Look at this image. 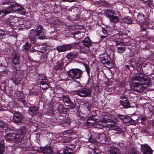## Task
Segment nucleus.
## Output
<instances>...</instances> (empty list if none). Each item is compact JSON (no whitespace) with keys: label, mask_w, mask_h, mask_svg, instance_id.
<instances>
[{"label":"nucleus","mask_w":154,"mask_h":154,"mask_svg":"<svg viewBox=\"0 0 154 154\" xmlns=\"http://www.w3.org/2000/svg\"><path fill=\"white\" fill-rule=\"evenodd\" d=\"M125 67L128 69H130L129 68V65H126L125 66Z\"/></svg>","instance_id":"obj_59"},{"label":"nucleus","mask_w":154,"mask_h":154,"mask_svg":"<svg viewBox=\"0 0 154 154\" xmlns=\"http://www.w3.org/2000/svg\"><path fill=\"white\" fill-rule=\"evenodd\" d=\"M95 123V121L94 117H91L88 118L86 124L88 126H91L94 125Z\"/></svg>","instance_id":"obj_20"},{"label":"nucleus","mask_w":154,"mask_h":154,"mask_svg":"<svg viewBox=\"0 0 154 154\" xmlns=\"http://www.w3.org/2000/svg\"><path fill=\"white\" fill-rule=\"evenodd\" d=\"M53 150L50 147L44 148L42 150V152L44 154H52Z\"/></svg>","instance_id":"obj_21"},{"label":"nucleus","mask_w":154,"mask_h":154,"mask_svg":"<svg viewBox=\"0 0 154 154\" xmlns=\"http://www.w3.org/2000/svg\"><path fill=\"white\" fill-rule=\"evenodd\" d=\"M78 55V54L76 51H73L68 53L66 56L67 59L69 60L74 59Z\"/></svg>","instance_id":"obj_14"},{"label":"nucleus","mask_w":154,"mask_h":154,"mask_svg":"<svg viewBox=\"0 0 154 154\" xmlns=\"http://www.w3.org/2000/svg\"><path fill=\"white\" fill-rule=\"evenodd\" d=\"M26 133V128L22 127L19 129L16 134H15L14 140L17 142H20Z\"/></svg>","instance_id":"obj_4"},{"label":"nucleus","mask_w":154,"mask_h":154,"mask_svg":"<svg viewBox=\"0 0 154 154\" xmlns=\"http://www.w3.org/2000/svg\"><path fill=\"white\" fill-rule=\"evenodd\" d=\"M120 39H118L116 42L117 47V52L120 54L123 53L126 50V46L124 44H123L122 42L119 41Z\"/></svg>","instance_id":"obj_8"},{"label":"nucleus","mask_w":154,"mask_h":154,"mask_svg":"<svg viewBox=\"0 0 154 154\" xmlns=\"http://www.w3.org/2000/svg\"><path fill=\"white\" fill-rule=\"evenodd\" d=\"M34 31L32 30L30 31V35L29 36V38L30 39L32 38H33V35H32V34L34 33Z\"/></svg>","instance_id":"obj_49"},{"label":"nucleus","mask_w":154,"mask_h":154,"mask_svg":"<svg viewBox=\"0 0 154 154\" xmlns=\"http://www.w3.org/2000/svg\"><path fill=\"white\" fill-rule=\"evenodd\" d=\"M121 104L124 108H128L130 106V103L127 100H125L123 101L122 103Z\"/></svg>","instance_id":"obj_28"},{"label":"nucleus","mask_w":154,"mask_h":154,"mask_svg":"<svg viewBox=\"0 0 154 154\" xmlns=\"http://www.w3.org/2000/svg\"><path fill=\"white\" fill-rule=\"evenodd\" d=\"M119 34L120 35H126V34H125V33L123 34H121L120 33H119Z\"/></svg>","instance_id":"obj_60"},{"label":"nucleus","mask_w":154,"mask_h":154,"mask_svg":"<svg viewBox=\"0 0 154 154\" xmlns=\"http://www.w3.org/2000/svg\"><path fill=\"white\" fill-rule=\"evenodd\" d=\"M17 11L20 12L21 14H22L24 13L25 12V10L24 8L19 6Z\"/></svg>","instance_id":"obj_39"},{"label":"nucleus","mask_w":154,"mask_h":154,"mask_svg":"<svg viewBox=\"0 0 154 154\" xmlns=\"http://www.w3.org/2000/svg\"><path fill=\"white\" fill-rule=\"evenodd\" d=\"M83 45L87 48L90 47L92 45V42L88 37L85 38L82 41Z\"/></svg>","instance_id":"obj_13"},{"label":"nucleus","mask_w":154,"mask_h":154,"mask_svg":"<svg viewBox=\"0 0 154 154\" xmlns=\"http://www.w3.org/2000/svg\"><path fill=\"white\" fill-rule=\"evenodd\" d=\"M72 133V131L70 130H67L63 132L62 134L63 135L69 134Z\"/></svg>","instance_id":"obj_42"},{"label":"nucleus","mask_w":154,"mask_h":154,"mask_svg":"<svg viewBox=\"0 0 154 154\" xmlns=\"http://www.w3.org/2000/svg\"><path fill=\"white\" fill-rule=\"evenodd\" d=\"M146 118L145 117H142L141 118L140 120L141 121H143L146 120Z\"/></svg>","instance_id":"obj_53"},{"label":"nucleus","mask_w":154,"mask_h":154,"mask_svg":"<svg viewBox=\"0 0 154 154\" xmlns=\"http://www.w3.org/2000/svg\"><path fill=\"white\" fill-rule=\"evenodd\" d=\"M141 151L143 154H152L153 150L146 144L141 145Z\"/></svg>","instance_id":"obj_7"},{"label":"nucleus","mask_w":154,"mask_h":154,"mask_svg":"<svg viewBox=\"0 0 154 154\" xmlns=\"http://www.w3.org/2000/svg\"><path fill=\"white\" fill-rule=\"evenodd\" d=\"M100 60L101 62L103 64H106L108 66H110L111 63V59L107 55L100 57Z\"/></svg>","instance_id":"obj_10"},{"label":"nucleus","mask_w":154,"mask_h":154,"mask_svg":"<svg viewBox=\"0 0 154 154\" xmlns=\"http://www.w3.org/2000/svg\"><path fill=\"white\" fill-rule=\"evenodd\" d=\"M78 85H79L80 84V83L79 82H78Z\"/></svg>","instance_id":"obj_64"},{"label":"nucleus","mask_w":154,"mask_h":154,"mask_svg":"<svg viewBox=\"0 0 154 154\" xmlns=\"http://www.w3.org/2000/svg\"><path fill=\"white\" fill-rule=\"evenodd\" d=\"M19 6L16 3L15 4H11L10 6L8 7V9L9 10V12L11 13L14 12L16 11H17Z\"/></svg>","instance_id":"obj_17"},{"label":"nucleus","mask_w":154,"mask_h":154,"mask_svg":"<svg viewBox=\"0 0 154 154\" xmlns=\"http://www.w3.org/2000/svg\"><path fill=\"white\" fill-rule=\"evenodd\" d=\"M9 1H6L3 2V4L5 5V4H7V3L9 4Z\"/></svg>","instance_id":"obj_54"},{"label":"nucleus","mask_w":154,"mask_h":154,"mask_svg":"<svg viewBox=\"0 0 154 154\" xmlns=\"http://www.w3.org/2000/svg\"><path fill=\"white\" fill-rule=\"evenodd\" d=\"M38 110V109L36 106H31L29 108L28 110L29 114L31 116L36 115Z\"/></svg>","instance_id":"obj_11"},{"label":"nucleus","mask_w":154,"mask_h":154,"mask_svg":"<svg viewBox=\"0 0 154 154\" xmlns=\"http://www.w3.org/2000/svg\"><path fill=\"white\" fill-rule=\"evenodd\" d=\"M116 14L114 11L109 10H107L105 11V15L109 19L113 15Z\"/></svg>","instance_id":"obj_22"},{"label":"nucleus","mask_w":154,"mask_h":154,"mask_svg":"<svg viewBox=\"0 0 154 154\" xmlns=\"http://www.w3.org/2000/svg\"><path fill=\"white\" fill-rule=\"evenodd\" d=\"M70 125V121L69 119H65L62 124V126L66 128L69 127Z\"/></svg>","instance_id":"obj_26"},{"label":"nucleus","mask_w":154,"mask_h":154,"mask_svg":"<svg viewBox=\"0 0 154 154\" xmlns=\"http://www.w3.org/2000/svg\"><path fill=\"white\" fill-rule=\"evenodd\" d=\"M146 26L145 24H142L140 26V27L141 29V30L144 31L146 30Z\"/></svg>","instance_id":"obj_47"},{"label":"nucleus","mask_w":154,"mask_h":154,"mask_svg":"<svg viewBox=\"0 0 154 154\" xmlns=\"http://www.w3.org/2000/svg\"><path fill=\"white\" fill-rule=\"evenodd\" d=\"M65 107L64 106L61 104L59 105L57 108L59 112H61L64 110Z\"/></svg>","instance_id":"obj_37"},{"label":"nucleus","mask_w":154,"mask_h":154,"mask_svg":"<svg viewBox=\"0 0 154 154\" xmlns=\"http://www.w3.org/2000/svg\"><path fill=\"white\" fill-rule=\"evenodd\" d=\"M8 8L6 9L1 10L0 11V17H2L6 15L7 14L10 13Z\"/></svg>","instance_id":"obj_27"},{"label":"nucleus","mask_w":154,"mask_h":154,"mask_svg":"<svg viewBox=\"0 0 154 154\" xmlns=\"http://www.w3.org/2000/svg\"><path fill=\"white\" fill-rule=\"evenodd\" d=\"M109 19L110 22L115 23H117L119 20V17L113 15Z\"/></svg>","instance_id":"obj_24"},{"label":"nucleus","mask_w":154,"mask_h":154,"mask_svg":"<svg viewBox=\"0 0 154 154\" xmlns=\"http://www.w3.org/2000/svg\"><path fill=\"white\" fill-rule=\"evenodd\" d=\"M141 133H149V131L147 129H143L141 131Z\"/></svg>","instance_id":"obj_48"},{"label":"nucleus","mask_w":154,"mask_h":154,"mask_svg":"<svg viewBox=\"0 0 154 154\" xmlns=\"http://www.w3.org/2000/svg\"><path fill=\"white\" fill-rule=\"evenodd\" d=\"M118 116L120 119L122 120L123 121V120L125 119L126 117V116H125L122 115H118Z\"/></svg>","instance_id":"obj_46"},{"label":"nucleus","mask_w":154,"mask_h":154,"mask_svg":"<svg viewBox=\"0 0 154 154\" xmlns=\"http://www.w3.org/2000/svg\"><path fill=\"white\" fill-rule=\"evenodd\" d=\"M5 149L4 141L3 140H0V154H3Z\"/></svg>","instance_id":"obj_25"},{"label":"nucleus","mask_w":154,"mask_h":154,"mask_svg":"<svg viewBox=\"0 0 154 154\" xmlns=\"http://www.w3.org/2000/svg\"><path fill=\"white\" fill-rule=\"evenodd\" d=\"M75 0H62V1L64 2H75Z\"/></svg>","instance_id":"obj_50"},{"label":"nucleus","mask_w":154,"mask_h":154,"mask_svg":"<svg viewBox=\"0 0 154 154\" xmlns=\"http://www.w3.org/2000/svg\"><path fill=\"white\" fill-rule=\"evenodd\" d=\"M115 128L114 129L116 131L117 133L121 134L123 132V130L122 128H121L119 127H114Z\"/></svg>","instance_id":"obj_36"},{"label":"nucleus","mask_w":154,"mask_h":154,"mask_svg":"<svg viewBox=\"0 0 154 154\" xmlns=\"http://www.w3.org/2000/svg\"><path fill=\"white\" fill-rule=\"evenodd\" d=\"M124 21L127 24L131 23L132 22V18L130 17H127L123 19Z\"/></svg>","instance_id":"obj_32"},{"label":"nucleus","mask_w":154,"mask_h":154,"mask_svg":"<svg viewBox=\"0 0 154 154\" xmlns=\"http://www.w3.org/2000/svg\"><path fill=\"white\" fill-rule=\"evenodd\" d=\"M31 46L30 44L28 42H26L23 46V49L26 51H28Z\"/></svg>","instance_id":"obj_29"},{"label":"nucleus","mask_w":154,"mask_h":154,"mask_svg":"<svg viewBox=\"0 0 154 154\" xmlns=\"http://www.w3.org/2000/svg\"><path fill=\"white\" fill-rule=\"evenodd\" d=\"M0 127L2 128H8L9 125L5 123L3 121L0 120Z\"/></svg>","instance_id":"obj_31"},{"label":"nucleus","mask_w":154,"mask_h":154,"mask_svg":"<svg viewBox=\"0 0 154 154\" xmlns=\"http://www.w3.org/2000/svg\"><path fill=\"white\" fill-rule=\"evenodd\" d=\"M97 138L99 139L100 140H102L105 139L106 135L103 133H102L99 136H97Z\"/></svg>","instance_id":"obj_33"},{"label":"nucleus","mask_w":154,"mask_h":154,"mask_svg":"<svg viewBox=\"0 0 154 154\" xmlns=\"http://www.w3.org/2000/svg\"><path fill=\"white\" fill-rule=\"evenodd\" d=\"M72 48L70 45H66L58 46L56 48L59 52H63L71 49Z\"/></svg>","instance_id":"obj_9"},{"label":"nucleus","mask_w":154,"mask_h":154,"mask_svg":"<svg viewBox=\"0 0 154 154\" xmlns=\"http://www.w3.org/2000/svg\"><path fill=\"white\" fill-rule=\"evenodd\" d=\"M63 100L66 103H69L71 100L68 96L63 95L62 96Z\"/></svg>","instance_id":"obj_30"},{"label":"nucleus","mask_w":154,"mask_h":154,"mask_svg":"<svg viewBox=\"0 0 154 154\" xmlns=\"http://www.w3.org/2000/svg\"><path fill=\"white\" fill-rule=\"evenodd\" d=\"M64 154H72V153L71 152H65V153Z\"/></svg>","instance_id":"obj_58"},{"label":"nucleus","mask_w":154,"mask_h":154,"mask_svg":"<svg viewBox=\"0 0 154 154\" xmlns=\"http://www.w3.org/2000/svg\"><path fill=\"white\" fill-rule=\"evenodd\" d=\"M64 64V62L62 60L59 61L58 62V64L55 66L54 69L57 70L62 69L63 67Z\"/></svg>","instance_id":"obj_19"},{"label":"nucleus","mask_w":154,"mask_h":154,"mask_svg":"<svg viewBox=\"0 0 154 154\" xmlns=\"http://www.w3.org/2000/svg\"><path fill=\"white\" fill-rule=\"evenodd\" d=\"M83 71L79 69H72L67 72L68 75L71 80H75L80 78Z\"/></svg>","instance_id":"obj_2"},{"label":"nucleus","mask_w":154,"mask_h":154,"mask_svg":"<svg viewBox=\"0 0 154 154\" xmlns=\"http://www.w3.org/2000/svg\"><path fill=\"white\" fill-rule=\"evenodd\" d=\"M15 134L13 133H8L5 136V139L8 141H13L14 140Z\"/></svg>","instance_id":"obj_16"},{"label":"nucleus","mask_w":154,"mask_h":154,"mask_svg":"<svg viewBox=\"0 0 154 154\" xmlns=\"http://www.w3.org/2000/svg\"><path fill=\"white\" fill-rule=\"evenodd\" d=\"M137 18L139 20H142L145 19V16L142 14L139 13L137 16Z\"/></svg>","instance_id":"obj_34"},{"label":"nucleus","mask_w":154,"mask_h":154,"mask_svg":"<svg viewBox=\"0 0 154 154\" xmlns=\"http://www.w3.org/2000/svg\"><path fill=\"white\" fill-rule=\"evenodd\" d=\"M85 69H86V70L87 72V73L88 74H89V73H90V69H89V66L86 64H85Z\"/></svg>","instance_id":"obj_44"},{"label":"nucleus","mask_w":154,"mask_h":154,"mask_svg":"<svg viewBox=\"0 0 154 154\" xmlns=\"http://www.w3.org/2000/svg\"><path fill=\"white\" fill-rule=\"evenodd\" d=\"M135 60L134 59H132L131 60H130L129 61V63L130 64V66L132 67L133 69H134V66L133 65V64H131V63H135Z\"/></svg>","instance_id":"obj_45"},{"label":"nucleus","mask_w":154,"mask_h":154,"mask_svg":"<svg viewBox=\"0 0 154 154\" xmlns=\"http://www.w3.org/2000/svg\"><path fill=\"white\" fill-rule=\"evenodd\" d=\"M17 94H23V93L22 92H21L20 91H18L17 93Z\"/></svg>","instance_id":"obj_57"},{"label":"nucleus","mask_w":154,"mask_h":154,"mask_svg":"<svg viewBox=\"0 0 154 154\" xmlns=\"http://www.w3.org/2000/svg\"><path fill=\"white\" fill-rule=\"evenodd\" d=\"M106 36H103V35H101L100 37V38L101 39H103L104 38H106Z\"/></svg>","instance_id":"obj_55"},{"label":"nucleus","mask_w":154,"mask_h":154,"mask_svg":"<svg viewBox=\"0 0 154 154\" xmlns=\"http://www.w3.org/2000/svg\"><path fill=\"white\" fill-rule=\"evenodd\" d=\"M89 50V48L82 46L80 47L79 52L80 53H84L87 54L88 53Z\"/></svg>","instance_id":"obj_23"},{"label":"nucleus","mask_w":154,"mask_h":154,"mask_svg":"<svg viewBox=\"0 0 154 154\" xmlns=\"http://www.w3.org/2000/svg\"><path fill=\"white\" fill-rule=\"evenodd\" d=\"M103 119L104 122L106 123H111L115 124L116 123L117 121V118L116 117H111L110 119H108L104 117Z\"/></svg>","instance_id":"obj_15"},{"label":"nucleus","mask_w":154,"mask_h":154,"mask_svg":"<svg viewBox=\"0 0 154 154\" xmlns=\"http://www.w3.org/2000/svg\"><path fill=\"white\" fill-rule=\"evenodd\" d=\"M129 154H139L137 150L134 149L132 148L130 151Z\"/></svg>","instance_id":"obj_40"},{"label":"nucleus","mask_w":154,"mask_h":154,"mask_svg":"<svg viewBox=\"0 0 154 154\" xmlns=\"http://www.w3.org/2000/svg\"><path fill=\"white\" fill-rule=\"evenodd\" d=\"M38 82H40L42 85L45 86V87H43V86L41 87L42 90H45L49 88V86L48 83H47V80L46 79H44L40 80L38 81Z\"/></svg>","instance_id":"obj_18"},{"label":"nucleus","mask_w":154,"mask_h":154,"mask_svg":"<svg viewBox=\"0 0 154 154\" xmlns=\"http://www.w3.org/2000/svg\"><path fill=\"white\" fill-rule=\"evenodd\" d=\"M129 119H130V117L126 116L125 119L123 120V122L125 123L128 124L129 121Z\"/></svg>","instance_id":"obj_43"},{"label":"nucleus","mask_w":154,"mask_h":154,"mask_svg":"<svg viewBox=\"0 0 154 154\" xmlns=\"http://www.w3.org/2000/svg\"><path fill=\"white\" fill-rule=\"evenodd\" d=\"M102 32L104 34H107V31L105 29H103Z\"/></svg>","instance_id":"obj_52"},{"label":"nucleus","mask_w":154,"mask_h":154,"mask_svg":"<svg viewBox=\"0 0 154 154\" xmlns=\"http://www.w3.org/2000/svg\"><path fill=\"white\" fill-rule=\"evenodd\" d=\"M76 94L81 97L89 96L91 94V90L89 88H83L75 91Z\"/></svg>","instance_id":"obj_3"},{"label":"nucleus","mask_w":154,"mask_h":154,"mask_svg":"<svg viewBox=\"0 0 154 154\" xmlns=\"http://www.w3.org/2000/svg\"><path fill=\"white\" fill-rule=\"evenodd\" d=\"M144 74L141 72L138 73L136 75H134L132 78L133 81H137L138 82L133 83V90L137 92L141 93L145 89L143 86L149 85L150 82L149 78L145 76Z\"/></svg>","instance_id":"obj_1"},{"label":"nucleus","mask_w":154,"mask_h":154,"mask_svg":"<svg viewBox=\"0 0 154 154\" xmlns=\"http://www.w3.org/2000/svg\"><path fill=\"white\" fill-rule=\"evenodd\" d=\"M11 57L13 59L18 61L19 57L16 53H13L12 54Z\"/></svg>","instance_id":"obj_35"},{"label":"nucleus","mask_w":154,"mask_h":154,"mask_svg":"<svg viewBox=\"0 0 154 154\" xmlns=\"http://www.w3.org/2000/svg\"><path fill=\"white\" fill-rule=\"evenodd\" d=\"M63 76H65V77H66V75L65 74H64L63 75Z\"/></svg>","instance_id":"obj_62"},{"label":"nucleus","mask_w":154,"mask_h":154,"mask_svg":"<svg viewBox=\"0 0 154 154\" xmlns=\"http://www.w3.org/2000/svg\"><path fill=\"white\" fill-rule=\"evenodd\" d=\"M23 118V115L20 112L17 111L14 114L12 121L15 124L19 123L22 122Z\"/></svg>","instance_id":"obj_6"},{"label":"nucleus","mask_w":154,"mask_h":154,"mask_svg":"<svg viewBox=\"0 0 154 154\" xmlns=\"http://www.w3.org/2000/svg\"><path fill=\"white\" fill-rule=\"evenodd\" d=\"M13 82L15 85H18L19 84V82L18 81H16L14 79H13Z\"/></svg>","instance_id":"obj_51"},{"label":"nucleus","mask_w":154,"mask_h":154,"mask_svg":"<svg viewBox=\"0 0 154 154\" xmlns=\"http://www.w3.org/2000/svg\"><path fill=\"white\" fill-rule=\"evenodd\" d=\"M38 81L46 79L45 77L43 74H39L38 75Z\"/></svg>","instance_id":"obj_38"},{"label":"nucleus","mask_w":154,"mask_h":154,"mask_svg":"<svg viewBox=\"0 0 154 154\" xmlns=\"http://www.w3.org/2000/svg\"><path fill=\"white\" fill-rule=\"evenodd\" d=\"M62 80V81H66L67 80V78H66V77H65V78H62V79H61Z\"/></svg>","instance_id":"obj_56"},{"label":"nucleus","mask_w":154,"mask_h":154,"mask_svg":"<svg viewBox=\"0 0 154 154\" xmlns=\"http://www.w3.org/2000/svg\"><path fill=\"white\" fill-rule=\"evenodd\" d=\"M143 1L145 2H146L147 1H148L149 0H143Z\"/></svg>","instance_id":"obj_63"},{"label":"nucleus","mask_w":154,"mask_h":154,"mask_svg":"<svg viewBox=\"0 0 154 154\" xmlns=\"http://www.w3.org/2000/svg\"><path fill=\"white\" fill-rule=\"evenodd\" d=\"M46 33L45 29L41 25H38L36 28L35 34L36 36L38 37V39L41 40L44 39L45 37L44 35Z\"/></svg>","instance_id":"obj_5"},{"label":"nucleus","mask_w":154,"mask_h":154,"mask_svg":"<svg viewBox=\"0 0 154 154\" xmlns=\"http://www.w3.org/2000/svg\"><path fill=\"white\" fill-rule=\"evenodd\" d=\"M129 119V123L128 124H132V125H135L136 123V122L134 120H133L132 119H131V118H130V119Z\"/></svg>","instance_id":"obj_41"},{"label":"nucleus","mask_w":154,"mask_h":154,"mask_svg":"<svg viewBox=\"0 0 154 154\" xmlns=\"http://www.w3.org/2000/svg\"><path fill=\"white\" fill-rule=\"evenodd\" d=\"M109 151L110 154H121L119 149L114 146L110 147Z\"/></svg>","instance_id":"obj_12"},{"label":"nucleus","mask_w":154,"mask_h":154,"mask_svg":"<svg viewBox=\"0 0 154 154\" xmlns=\"http://www.w3.org/2000/svg\"><path fill=\"white\" fill-rule=\"evenodd\" d=\"M3 66V65L2 63H0V67H2Z\"/></svg>","instance_id":"obj_61"}]
</instances>
